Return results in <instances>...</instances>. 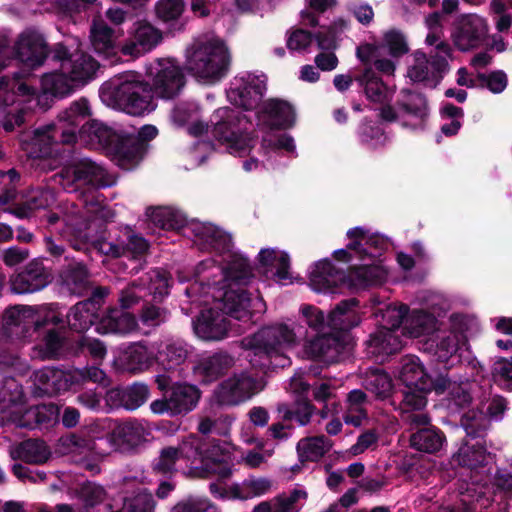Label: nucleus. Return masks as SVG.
I'll list each match as a JSON object with an SVG mask.
<instances>
[{"label":"nucleus","mask_w":512,"mask_h":512,"mask_svg":"<svg viewBox=\"0 0 512 512\" xmlns=\"http://www.w3.org/2000/svg\"><path fill=\"white\" fill-rule=\"evenodd\" d=\"M91 115L88 101L81 98L71 103L62 111L56 124H53L55 131L60 133V140L64 144H72L77 137H82V126L88 121Z\"/></svg>","instance_id":"15"},{"label":"nucleus","mask_w":512,"mask_h":512,"mask_svg":"<svg viewBox=\"0 0 512 512\" xmlns=\"http://www.w3.org/2000/svg\"><path fill=\"white\" fill-rule=\"evenodd\" d=\"M331 447L325 436H313L301 439L297 444V452L301 461H316Z\"/></svg>","instance_id":"45"},{"label":"nucleus","mask_w":512,"mask_h":512,"mask_svg":"<svg viewBox=\"0 0 512 512\" xmlns=\"http://www.w3.org/2000/svg\"><path fill=\"white\" fill-rule=\"evenodd\" d=\"M364 87L366 97L375 103H384L392 98L393 90L389 88L372 69L367 68L356 79Z\"/></svg>","instance_id":"35"},{"label":"nucleus","mask_w":512,"mask_h":512,"mask_svg":"<svg viewBox=\"0 0 512 512\" xmlns=\"http://www.w3.org/2000/svg\"><path fill=\"white\" fill-rule=\"evenodd\" d=\"M6 413L9 415L3 417L18 427L33 428L37 425L36 406L26 408L22 404H13Z\"/></svg>","instance_id":"51"},{"label":"nucleus","mask_w":512,"mask_h":512,"mask_svg":"<svg viewBox=\"0 0 512 512\" xmlns=\"http://www.w3.org/2000/svg\"><path fill=\"white\" fill-rule=\"evenodd\" d=\"M138 325L135 317L123 309H111L100 320L97 330L101 333L127 335L136 331Z\"/></svg>","instance_id":"28"},{"label":"nucleus","mask_w":512,"mask_h":512,"mask_svg":"<svg viewBox=\"0 0 512 512\" xmlns=\"http://www.w3.org/2000/svg\"><path fill=\"white\" fill-rule=\"evenodd\" d=\"M431 390H420V387H406L403 392L402 412L420 411L426 406V394Z\"/></svg>","instance_id":"58"},{"label":"nucleus","mask_w":512,"mask_h":512,"mask_svg":"<svg viewBox=\"0 0 512 512\" xmlns=\"http://www.w3.org/2000/svg\"><path fill=\"white\" fill-rule=\"evenodd\" d=\"M198 438L190 436L177 447L168 446L161 449L156 459L154 469L163 474L172 473L179 469L197 468Z\"/></svg>","instance_id":"13"},{"label":"nucleus","mask_w":512,"mask_h":512,"mask_svg":"<svg viewBox=\"0 0 512 512\" xmlns=\"http://www.w3.org/2000/svg\"><path fill=\"white\" fill-rule=\"evenodd\" d=\"M266 90L264 76L246 74L236 78L227 92L228 100L246 110L257 108Z\"/></svg>","instance_id":"16"},{"label":"nucleus","mask_w":512,"mask_h":512,"mask_svg":"<svg viewBox=\"0 0 512 512\" xmlns=\"http://www.w3.org/2000/svg\"><path fill=\"white\" fill-rule=\"evenodd\" d=\"M489 458V454L479 440L465 442L454 455L453 459L461 466L476 468L484 465Z\"/></svg>","instance_id":"39"},{"label":"nucleus","mask_w":512,"mask_h":512,"mask_svg":"<svg viewBox=\"0 0 512 512\" xmlns=\"http://www.w3.org/2000/svg\"><path fill=\"white\" fill-rule=\"evenodd\" d=\"M73 45L67 47L57 44L53 51V58L60 62L59 72L45 74L41 80L42 95L34 97V91L18 79L2 77L0 79V113L4 114L2 125L6 131H12L15 126L23 123V112L19 105L14 106L15 97L19 103L36 102V105L47 106L42 99L48 96L65 97L75 89L90 80L97 68V62L79 48L77 39Z\"/></svg>","instance_id":"2"},{"label":"nucleus","mask_w":512,"mask_h":512,"mask_svg":"<svg viewBox=\"0 0 512 512\" xmlns=\"http://www.w3.org/2000/svg\"><path fill=\"white\" fill-rule=\"evenodd\" d=\"M62 337L55 330L47 333L43 340V344L36 348V356L42 359L52 358L59 354L62 348Z\"/></svg>","instance_id":"61"},{"label":"nucleus","mask_w":512,"mask_h":512,"mask_svg":"<svg viewBox=\"0 0 512 512\" xmlns=\"http://www.w3.org/2000/svg\"><path fill=\"white\" fill-rule=\"evenodd\" d=\"M50 281L51 275L43 264L33 261L11 278V290L17 294L33 293L46 287Z\"/></svg>","instance_id":"21"},{"label":"nucleus","mask_w":512,"mask_h":512,"mask_svg":"<svg viewBox=\"0 0 512 512\" xmlns=\"http://www.w3.org/2000/svg\"><path fill=\"white\" fill-rule=\"evenodd\" d=\"M307 493L301 488H296L289 493H283L273 498L276 512H296L297 504L305 501Z\"/></svg>","instance_id":"56"},{"label":"nucleus","mask_w":512,"mask_h":512,"mask_svg":"<svg viewBox=\"0 0 512 512\" xmlns=\"http://www.w3.org/2000/svg\"><path fill=\"white\" fill-rule=\"evenodd\" d=\"M231 54L219 38L196 39L186 50V68L199 81L215 83L229 71Z\"/></svg>","instance_id":"5"},{"label":"nucleus","mask_w":512,"mask_h":512,"mask_svg":"<svg viewBox=\"0 0 512 512\" xmlns=\"http://www.w3.org/2000/svg\"><path fill=\"white\" fill-rule=\"evenodd\" d=\"M259 124L269 128H288L295 122L293 106L281 99L265 101L257 112Z\"/></svg>","instance_id":"20"},{"label":"nucleus","mask_w":512,"mask_h":512,"mask_svg":"<svg viewBox=\"0 0 512 512\" xmlns=\"http://www.w3.org/2000/svg\"><path fill=\"white\" fill-rule=\"evenodd\" d=\"M15 52L22 63L34 68L44 62L47 56V45L39 32L28 29L19 35L15 43Z\"/></svg>","instance_id":"19"},{"label":"nucleus","mask_w":512,"mask_h":512,"mask_svg":"<svg viewBox=\"0 0 512 512\" xmlns=\"http://www.w3.org/2000/svg\"><path fill=\"white\" fill-rule=\"evenodd\" d=\"M73 372L53 367L35 371L34 384L44 393L52 394L68 390L74 384Z\"/></svg>","instance_id":"25"},{"label":"nucleus","mask_w":512,"mask_h":512,"mask_svg":"<svg viewBox=\"0 0 512 512\" xmlns=\"http://www.w3.org/2000/svg\"><path fill=\"white\" fill-rule=\"evenodd\" d=\"M147 435V429L140 422L128 421L117 424L107 436L108 451L126 452L142 443Z\"/></svg>","instance_id":"18"},{"label":"nucleus","mask_w":512,"mask_h":512,"mask_svg":"<svg viewBox=\"0 0 512 512\" xmlns=\"http://www.w3.org/2000/svg\"><path fill=\"white\" fill-rule=\"evenodd\" d=\"M307 338V330L301 325L289 326L278 323L259 330L252 338L246 340V345L264 353L271 359L274 367H285L290 364L286 353Z\"/></svg>","instance_id":"6"},{"label":"nucleus","mask_w":512,"mask_h":512,"mask_svg":"<svg viewBox=\"0 0 512 512\" xmlns=\"http://www.w3.org/2000/svg\"><path fill=\"white\" fill-rule=\"evenodd\" d=\"M392 380L390 376L383 371H372L367 376L366 388L374 393L377 397L385 398L392 391Z\"/></svg>","instance_id":"53"},{"label":"nucleus","mask_w":512,"mask_h":512,"mask_svg":"<svg viewBox=\"0 0 512 512\" xmlns=\"http://www.w3.org/2000/svg\"><path fill=\"white\" fill-rule=\"evenodd\" d=\"M404 112V125L419 128L424 125L427 117V103L420 94H409L406 102L402 104Z\"/></svg>","instance_id":"40"},{"label":"nucleus","mask_w":512,"mask_h":512,"mask_svg":"<svg viewBox=\"0 0 512 512\" xmlns=\"http://www.w3.org/2000/svg\"><path fill=\"white\" fill-rule=\"evenodd\" d=\"M63 284L74 294H82L88 284V272L81 263L69 265L61 274Z\"/></svg>","instance_id":"48"},{"label":"nucleus","mask_w":512,"mask_h":512,"mask_svg":"<svg viewBox=\"0 0 512 512\" xmlns=\"http://www.w3.org/2000/svg\"><path fill=\"white\" fill-rule=\"evenodd\" d=\"M489 31L487 19L476 14L460 15L454 23L452 40L461 51H468L478 46Z\"/></svg>","instance_id":"14"},{"label":"nucleus","mask_w":512,"mask_h":512,"mask_svg":"<svg viewBox=\"0 0 512 512\" xmlns=\"http://www.w3.org/2000/svg\"><path fill=\"white\" fill-rule=\"evenodd\" d=\"M398 377L405 387L432 390V380L426 374L420 360L415 356H406L402 359Z\"/></svg>","instance_id":"27"},{"label":"nucleus","mask_w":512,"mask_h":512,"mask_svg":"<svg viewBox=\"0 0 512 512\" xmlns=\"http://www.w3.org/2000/svg\"><path fill=\"white\" fill-rule=\"evenodd\" d=\"M172 416L192 411L200 399L199 389L190 384L174 385L169 393Z\"/></svg>","instance_id":"30"},{"label":"nucleus","mask_w":512,"mask_h":512,"mask_svg":"<svg viewBox=\"0 0 512 512\" xmlns=\"http://www.w3.org/2000/svg\"><path fill=\"white\" fill-rule=\"evenodd\" d=\"M336 351V340L327 334H316L313 339L304 343V356L308 358H320L328 356Z\"/></svg>","instance_id":"49"},{"label":"nucleus","mask_w":512,"mask_h":512,"mask_svg":"<svg viewBox=\"0 0 512 512\" xmlns=\"http://www.w3.org/2000/svg\"><path fill=\"white\" fill-rule=\"evenodd\" d=\"M371 353L374 355H388L397 352L402 347V341L395 330L380 329L368 341Z\"/></svg>","instance_id":"41"},{"label":"nucleus","mask_w":512,"mask_h":512,"mask_svg":"<svg viewBox=\"0 0 512 512\" xmlns=\"http://www.w3.org/2000/svg\"><path fill=\"white\" fill-rule=\"evenodd\" d=\"M405 305L392 306L386 305L385 310L379 309L375 312L376 317L381 316V329L396 330L401 325L404 316L407 313Z\"/></svg>","instance_id":"54"},{"label":"nucleus","mask_w":512,"mask_h":512,"mask_svg":"<svg viewBox=\"0 0 512 512\" xmlns=\"http://www.w3.org/2000/svg\"><path fill=\"white\" fill-rule=\"evenodd\" d=\"M187 229L194 235V241L197 245L203 248L211 247L222 252L231 251L230 235L218 227L210 223L192 220L187 224Z\"/></svg>","instance_id":"22"},{"label":"nucleus","mask_w":512,"mask_h":512,"mask_svg":"<svg viewBox=\"0 0 512 512\" xmlns=\"http://www.w3.org/2000/svg\"><path fill=\"white\" fill-rule=\"evenodd\" d=\"M149 398V389L145 384L135 383L123 391L121 401L127 410H135Z\"/></svg>","instance_id":"52"},{"label":"nucleus","mask_w":512,"mask_h":512,"mask_svg":"<svg viewBox=\"0 0 512 512\" xmlns=\"http://www.w3.org/2000/svg\"><path fill=\"white\" fill-rule=\"evenodd\" d=\"M438 322L434 315L425 311H413L409 316L405 330L411 337H421L438 332Z\"/></svg>","instance_id":"44"},{"label":"nucleus","mask_w":512,"mask_h":512,"mask_svg":"<svg viewBox=\"0 0 512 512\" xmlns=\"http://www.w3.org/2000/svg\"><path fill=\"white\" fill-rule=\"evenodd\" d=\"M81 132L82 136H88L89 141L106 146L116 164L125 170L135 167L141 159L138 141L131 135L112 132L103 123L90 119L82 126Z\"/></svg>","instance_id":"8"},{"label":"nucleus","mask_w":512,"mask_h":512,"mask_svg":"<svg viewBox=\"0 0 512 512\" xmlns=\"http://www.w3.org/2000/svg\"><path fill=\"white\" fill-rule=\"evenodd\" d=\"M430 73L431 66L426 55L421 51H416L408 66L407 76L414 82H422L428 79Z\"/></svg>","instance_id":"57"},{"label":"nucleus","mask_w":512,"mask_h":512,"mask_svg":"<svg viewBox=\"0 0 512 512\" xmlns=\"http://www.w3.org/2000/svg\"><path fill=\"white\" fill-rule=\"evenodd\" d=\"M161 41L162 33L159 29L148 22H137L121 51L124 55L137 58L153 50Z\"/></svg>","instance_id":"17"},{"label":"nucleus","mask_w":512,"mask_h":512,"mask_svg":"<svg viewBox=\"0 0 512 512\" xmlns=\"http://www.w3.org/2000/svg\"><path fill=\"white\" fill-rule=\"evenodd\" d=\"M383 44L393 57H400L409 50L406 37L399 30L391 29L384 33Z\"/></svg>","instance_id":"59"},{"label":"nucleus","mask_w":512,"mask_h":512,"mask_svg":"<svg viewBox=\"0 0 512 512\" xmlns=\"http://www.w3.org/2000/svg\"><path fill=\"white\" fill-rule=\"evenodd\" d=\"M450 322L452 330L438 331L424 344V349L441 362H447L452 358L465 342L463 332L468 327L467 317L453 314L450 317Z\"/></svg>","instance_id":"12"},{"label":"nucleus","mask_w":512,"mask_h":512,"mask_svg":"<svg viewBox=\"0 0 512 512\" xmlns=\"http://www.w3.org/2000/svg\"><path fill=\"white\" fill-rule=\"evenodd\" d=\"M248 124L247 118L240 111L223 107L213 115L212 132L230 154L242 157L251 151L255 142L247 133Z\"/></svg>","instance_id":"9"},{"label":"nucleus","mask_w":512,"mask_h":512,"mask_svg":"<svg viewBox=\"0 0 512 512\" xmlns=\"http://www.w3.org/2000/svg\"><path fill=\"white\" fill-rule=\"evenodd\" d=\"M366 395L361 390H353L348 394L347 408L344 415V421L346 424L353 425L355 427L360 426L363 421L367 418L366 410Z\"/></svg>","instance_id":"47"},{"label":"nucleus","mask_w":512,"mask_h":512,"mask_svg":"<svg viewBox=\"0 0 512 512\" xmlns=\"http://www.w3.org/2000/svg\"><path fill=\"white\" fill-rule=\"evenodd\" d=\"M258 259L267 271L275 269V276L278 281L284 282L289 279V257L285 252L270 248L262 249L259 252Z\"/></svg>","instance_id":"37"},{"label":"nucleus","mask_w":512,"mask_h":512,"mask_svg":"<svg viewBox=\"0 0 512 512\" xmlns=\"http://www.w3.org/2000/svg\"><path fill=\"white\" fill-rule=\"evenodd\" d=\"M233 418L230 416L220 417L218 420H212L208 417L201 419L198 425V430L202 434L215 432L220 435H227L230 426L233 423Z\"/></svg>","instance_id":"64"},{"label":"nucleus","mask_w":512,"mask_h":512,"mask_svg":"<svg viewBox=\"0 0 512 512\" xmlns=\"http://www.w3.org/2000/svg\"><path fill=\"white\" fill-rule=\"evenodd\" d=\"M147 76L151 88L134 73L112 78L100 89L102 102L108 107L140 116L155 109L153 96L171 99L179 94L185 84L181 68L171 59L150 63Z\"/></svg>","instance_id":"3"},{"label":"nucleus","mask_w":512,"mask_h":512,"mask_svg":"<svg viewBox=\"0 0 512 512\" xmlns=\"http://www.w3.org/2000/svg\"><path fill=\"white\" fill-rule=\"evenodd\" d=\"M197 466L202 465L205 472L220 473L223 477L229 474L226 467H222L228 458V452L219 443L211 442L209 447L203 450L198 441Z\"/></svg>","instance_id":"32"},{"label":"nucleus","mask_w":512,"mask_h":512,"mask_svg":"<svg viewBox=\"0 0 512 512\" xmlns=\"http://www.w3.org/2000/svg\"><path fill=\"white\" fill-rule=\"evenodd\" d=\"M347 238L349 242L346 249L336 250L335 258L340 261L356 258L361 262L353 266L347 275L348 285L360 289L383 284L388 276V271L380 259L386 246L385 240L360 227L348 230Z\"/></svg>","instance_id":"4"},{"label":"nucleus","mask_w":512,"mask_h":512,"mask_svg":"<svg viewBox=\"0 0 512 512\" xmlns=\"http://www.w3.org/2000/svg\"><path fill=\"white\" fill-rule=\"evenodd\" d=\"M115 364L122 371L137 373L149 367L150 356L144 346L134 344L119 355Z\"/></svg>","instance_id":"34"},{"label":"nucleus","mask_w":512,"mask_h":512,"mask_svg":"<svg viewBox=\"0 0 512 512\" xmlns=\"http://www.w3.org/2000/svg\"><path fill=\"white\" fill-rule=\"evenodd\" d=\"M273 483L267 478H249L238 488V497L249 499L267 494L272 490Z\"/></svg>","instance_id":"50"},{"label":"nucleus","mask_w":512,"mask_h":512,"mask_svg":"<svg viewBox=\"0 0 512 512\" xmlns=\"http://www.w3.org/2000/svg\"><path fill=\"white\" fill-rule=\"evenodd\" d=\"M35 309L29 306H15L5 311L3 316L4 330L9 334L12 333L10 330L12 327H23L26 328L30 324H34L36 327L42 325L35 318Z\"/></svg>","instance_id":"42"},{"label":"nucleus","mask_w":512,"mask_h":512,"mask_svg":"<svg viewBox=\"0 0 512 512\" xmlns=\"http://www.w3.org/2000/svg\"><path fill=\"white\" fill-rule=\"evenodd\" d=\"M105 175V170L101 166L85 158L79 160L73 167L66 169L60 177L63 181L67 179V183L61 182V184L64 189L69 190L72 177L78 182L94 186H108L111 182L105 179Z\"/></svg>","instance_id":"23"},{"label":"nucleus","mask_w":512,"mask_h":512,"mask_svg":"<svg viewBox=\"0 0 512 512\" xmlns=\"http://www.w3.org/2000/svg\"><path fill=\"white\" fill-rule=\"evenodd\" d=\"M57 137L60 138V133L55 131L53 125H48L44 128L35 130L30 141L24 142V149L29 156L33 158L49 156L52 145Z\"/></svg>","instance_id":"33"},{"label":"nucleus","mask_w":512,"mask_h":512,"mask_svg":"<svg viewBox=\"0 0 512 512\" xmlns=\"http://www.w3.org/2000/svg\"><path fill=\"white\" fill-rule=\"evenodd\" d=\"M186 356L187 351L181 344L170 343L159 352L158 360L165 369H173L183 363Z\"/></svg>","instance_id":"55"},{"label":"nucleus","mask_w":512,"mask_h":512,"mask_svg":"<svg viewBox=\"0 0 512 512\" xmlns=\"http://www.w3.org/2000/svg\"><path fill=\"white\" fill-rule=\"evenodd\" d=\"M19 180V174L11 169L7 172H0V185H2L3 191L0 192V203L7 204L15 199L16 197V186L15 183Z\"/></svg>","instance_id":"63"},{"label":"nucleus","mask_w":512,"mask_h":512,"mask_svg":"<svg viewBox=\"0 0 512 512\" xmlns=\"http://www.w3.org/2000/svg\"><path fill=\"white\" fill-rule=\"evenodd\" d=\"M90 41L98 54L108 57L114 52L113 30L101 19L93 21L90 29Z\"/></svg>","instance_id":"38"},{"label":"nucleus","mask_w":512,"mask_h":512,"mask_svg":"<svg viewBox=\"0 0 512 512\" xmlns=\"http://www.w3.org/2000/svg\"><path fill=\"white\" fill-rule=\"evenodd\" d=\"M95 313L96 306L92 301L79 302L68 313V324L77 332L86 331L94 323Z\"/></svg>","instance_id":"43"},{"label":"nucleus","mask_w":512,"mask_h":512,"mask_svg":"<svg viewBox=\"0 0 512 512\" xmlns=\"http://www.w3.org/2000/svg\"><path fill=\"white\" fill-rule=\"evenodd\" d=\"M149 217L154 225L166 230H178L184 226L187 227L188 224L181 211L170 207L152 209Z\"/></svg>","instance_id":"46"},{"label":"nucleus","mask_w":512,"mask_h":512,"mask_svg":"<svg viewBox=\"0 0 512 512\" xmlns=\"http://www.w3.org/2000/svg\"><path fill=\"white\" fill-rule=\"evenodd\" d=\"M57 449L62 455L74 458L92 453L101 457L109 454V451L102 449L97 442L81 434H70L60 438Z\"/></svg>","instance_id":"26"},{"label":"nucleus","mask_w":512,"mask_h":512,"mask_svg":"<svg viewBox=\"0 0 512 512\" xmlns=\"http://www.w3.org/2000/svg\"><path fill=\"white\" fill-rule=\"evenodd\" d=\"M10 454L13 459L22 460L29 464H43L51 456V451L45 442L29 439L14 446Z\"/></svg>","instance_id":"31"},{"label":"nucleus","mask_w":512,"mask_h":512,"mask_svg":"<svg viewBox=\"0 0 512 512\" xmlns=\"http://www.w3.org/2000/svg\"><path fill=\"white\" fill-rule=\"evenodd\" d=\"M357 304L356 299L344 300L331 311L327 319L319 308L306 304L300 308V317L316 334L322 333L326 326L346 330L360 323V316L356 311Z\"/></svg>","instance_id":"10"},{"label":"nucleus","mask_w":512,"mask_h":512,"mask_svg":"<svg viewBox=\"0 0 512 512\" xmlns=\"http://www.w3.org/2000/svg\"><path fill=\"white\" fill-rule=\"evenodd\" d=\"M183 11V0H159L155 6L157 17L165 22L178 19Z\"/></svg>","instance_id":"60"},{"label":"nucleus","mask_w":512,"mask_h":512,"mask_svg":"<svg viewBox=\"0 0 512 512\" xmlns=\"http://www.w3.org/2000/svg\"><path fill=\"white\" fill-rule=\"evenodd\" d=\"M344 280L343 274L334 270L328 260L318 261L310 271V286L318 293L327 292Z\"/></svg>","instance_id":"29"},{"label":"nucleus","mask_w":512,"mask_h":512,"mask_svg":"<svg viewBox=\"0 0 512 512\" xmlns=\"http://www.w3.org/2000/svg\"><path fill=\"white\" fill-rule=\"evenodd\" d=\"M264 388V383L246 372L233 374L222 381L213 392V400L223 406L245 402Z\"/></svg>","instance_id":"11"},{"label":"nucleus","mask_w":512,"mask_h":512,"mask_svg":"<svg viewBox=\"0 0 512 512\" xmlns=\"http://www.w3.org/2000/svg\"><path fill=\"white\" fill-rule=\"evenodd\" d=\"M227 265L223 268L214 266L213 260H206L198 266L202 274L212 268L213 280L207 277V288L212 290L215 298L214 307L203 310L194 322L197 336L204 340H220L228 332L226 317L214 309H223L226 315L242 321H248L253 313H261L265 304L259 296L252 297L246 286L252 278V272L247 260L239 254L232 253L225 259ZM209 294L210 291L205 292Z\"/></svg>","instance_id":"1"},{"label":"nucleus","mask_w":512,"mask_h":512,"mask_svg":"<svg viewBox=\"0 0 512 512\" xmlns=\"http://www.w3.org/2000/svg\"><path fill=\"white\" fill-rule=\"evenodd\" d=\"M81 132L82 136H88L89 141L106 146L116 164L125 170L135 167L141 159L138 141L131 135L112 132L103 123L90 119L82 126Z\"/></svg>","instance_id":"7"},{"label":"nucleus","mask_w":512,"mask_h":512,"mask_svg":"<svg viewBox=\"0 0 512 512\" xmlns=\"http://www.w3.org/2000/svg\"><path fill=\"white\" fill-rule=\"evenodd\" d=\"M234 366V359L226 353H216L198 359L193 367L196 377L210 383L224 375Z\"/></svg>","instance_id":"24"},{"label":"nucleus","mask_w":512,"mask_h":512,"mask_svg":"<svg viewBox=\"0 0 512 512\" xmlns=\"http://www.w3.org/2000/svg\"><path fill=\"white\" fill-rule=\"evenodd\" d=\"M154 508L153 496L146 491L139 492L134 497L126 499L123 506L125 512H153Z\"/></svg>","instance_id":"62"},{"label":"nucleus","mask_w":512,"mask_h":512,"mask_svg":"<svg viewBox=\"0 0 512 512\" xmlns=\"http://www.w3.org/2000/svg\"><path fill=\"white\" fill-rule=\"evenodd\" d=\"M444 442V434L434 427L420 428L410 436L411 446L418 451L426 453L439 451Z\"/></svg>","instance_id":"36"}]
</instances>
